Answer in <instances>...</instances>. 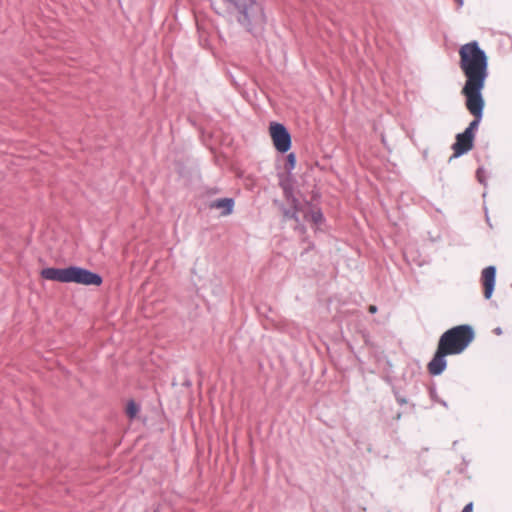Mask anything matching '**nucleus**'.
<instances>
[{
  "label": "nucleus",
  "instance_id": "2",
  "mask_svg": "<svg viewBox=\"0 0 512 512\" xmlns=\"http://www.w3.org/2000/svg\"><path fill=\"white\" fill-rule=\"evenodd\" d=\"M475 333L470 325L463 324L445 331L439 338L436 352L427 364L430 375H440L447 367V356L463 353L473 342Z\"/></svg>",
  "mask_w": 512,
  "mask_h": 512
},
{
  "label": "nucleus",
  "instance_id": "1",
  "mask_svg": "<svg viewBox=\"0 0 512 512\" xmlns=\"http://www.w3.org/2000/svg\"><path fill=\"white\" fill-rule=\"evenodd\" d=\"M459 66L466 77L463 95L482 94L488 76V58L476 41L462 45L459 49Z\"/></svg>",
  "mask_w": 512,
  "mask_h": 512
},
{
  "label": "nucleus",
  "instance_id": "13",
  "mask_svg": "<svg viewBox=\"0 0 512 512\" xmlns=\"http://www.w3.org/2000/svg\"><path fill=\"white\" fill-rule=\"evenodd\" d=\"M376 311H377V307L376 306H374V305H370L369 306V312L370 313H375Z\"/></svg>",
  "mask_w": 512,
  "mask_h": 512
},
{
  "label": "nucleus",
  "instance_id": "12",
  "mask_svg": "<svg viewBox=\"0 0 512 512\" xmlns=\"http://www.w3.org/2000/svg\"><path fill=\"white\" fill-rule=\"evenodd\" d=\"M462 512H473V503L470 502L463 508Z\"/></svg>",
  "mask_w": 512,
  "mask_h": 512
},
{
  "label": "nucleus",
  "instance_id": "7",
  "mask_svg": "<svg viewBox=\"0 0 512 512\" xmlns=\"http://www.w3.org/2000/svg\"><path fill=\"white\" fill-rule=\"evenodd\" d=\"M40 276L49 281H56L60 283H67L68 267L54 268L47 267L40 271Z\"/></svg>",
  "mask_w": 512,
  "mask_h": 512
},
{
  "label": "nucleus",
  "instance_id": "14",
  "mask_svg": "<svg viewBox=\"0 0 512 512\" xmlns=\"http://www.w3.org/2000/svg\"><path fill=\"white\" fill-rule=\"evenodd\" d=\"M458 4L459 7H461L463 5V0H455Z\"/></svg>",
  "mask_w": 512,
  "mask_h": 512
},
{
  "label": "nucleus",
  "instance_id": "6",
  "mask_svg": "<svg viewBox=\"0 0 512 512\" xmlns=\"http://www.w3.org/2000/svg\"><path fill=\"white\" fill-rule=\"evenodd\" d=\"M475 135H469V132H463L456 136V141L452 148L454 156H461L473 148V141Z\"/></svg>",
  "mask_w": 512,
  "mask_h": 512
},
{
  "label": "nucleus",
  "instance_id": "5",
  "mask_svg": "<svg viewBox=\"0 0 512 512\" xmlns=\"http://www.w3.org/2000/svg\"><path fill=\"white\" fill-rule=\"evenodd\" d=\"M274 147L281 153L287 152L291 147V137L284 125L272 122L269 127Z\"/></svg>",
  "mask_w": 512,
  "mask_h": 512
},
{
  "label": "nucleus",
  "instance_id": "11",
  "mask_svg": "<svg viewBox=\"0 0 512 512\" xmlns=\"http://www.w3.org/2000/svg\"><path fill=\"white\" fill-rule=\"evenodd\" d=\"M295 165H296V157H295L294 153H290L287 156V169L291 170L295 167Z\"/></svg>",
  "mask_w": 512,
  "mask_h": 512
},
{
  "label": "nucleus",
  "instance_id": "4",
  "mask_svg": "<svg viewBox=\"0 0 512 512\" xmlns=\"http://www.w3.org/2000/svg\"><path fill=\"white\" fill-rule=\"evenodd\" d=\"M465 106L470 114L473 115L474 120L469 124L464 132H469V135H474V131L478 128L481 118L483 116V109L485 102L482 94L464 95Z\"/></svg>",
  "mask_w": 512,
  "mask_h": 512
},
{
  "label": "nucleus",
  "instance_id": "8",
  "mask_svg": "<svg viewBox=\"0 0 512 512\" xmlns=\"http://www.w3.org/2000/svg\"><path fill=\"white\" fill-rule=\"evenodd\" d=\"M496 270L493 266H488L482 271V284L484 288V297L490 299L495 286Z\"/></svg>",
  "mask_w": 512,
  "mask_h": 512
},
{
  "label": "nucleus",
  "instance_id": "9",
  "mask_svg": "<svg viewBox=\"0 0 512 512\" xmlns=\"http://www.w3.org/2000/svg\"><path fill=\"white\" fill-rule=\"evenodd\" d=\"M234 201L232 198H222L211 202L210 208L221 210L222 216H227L232 213Z\"/></svg>",
  "mask_w": 512,
  "mask_h": 512
},
{
  "label": "nucleus",
  "instance_id": "10",
  "mask_svg": "<svg viewBox=\"0 0 512 512\" xmlns=\"http://www.w3.org/2000/svg\"><path fill=\"white\" fill-rule=\"evenodd\" d=\"M140 408L134 400H128L125 407V413L130 420L136 418Z\"/></svg>",
  "mask_w": 512,
  "mask_h": 512
},
{
  "label": "nucleus",
  "instance_id": "3",
  "mask_svg": "<svg viewBox=\"0 0 512 512\" xmlns=\"http://www.w3.org/2000/svg\"><path fill=\"white\" fill-rule=\"evenodd\" d=\"M67 283L99 287L103 283L101 275L79 266H68Z\"/></svg>",
  "mask_w": 512,
  "mask_h": 512
}]
</instances>
